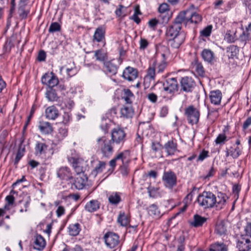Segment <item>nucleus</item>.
Returning <instances> with one entry per match:
<instances>
[{"label": "nucleus", "instance_id": "e433bc0d", "mask_svg": "<svg viewBox=\"0 0 251 251\" xmlns=\"http://www.w3.org/2000/svg\"><path fill=\"white\" fill-rule=\"evenodd\" d=\"M192 65L193 68L200 76H203L204 75V70L201 63H199L197 60H195Z\"/></svg>", "mask_w": 251, "mask_h": 251}, {"label": "nucleus", "instance_id": "2f4dec72", "mask_svg": "<svg viewBox=\"0 0 251 251\" xmlns=\"http://www.w3.org/2000/svg\"><path fill=\"white\" fill-rule=\"evenodd\" d=\"M108 201L112 205H117L121 201L119 194L117 192H114L111 194L108 197Z\"/></svg>", "mask_w": 251, "mask_h": 251}, {"label": "nucleus", "instance_id": "f3484780", "mask_svg": "<svg viewBox=\"0 0 251 251\" xmlns=\"http://www.w3.org/2000/svg\"><path fill=\"white\" fill-rule=\"evenodd\" d=\"M57 174L58 177L61 179L68 180L73 179L70 169L66 167L60 168Z\"/></svg>", "mask_w": 251, "mask_h": 251}, {"label": "nucleus", "instance_id": "f704fd0d", "mask_svg": "<svg viewBox=\"0 0 251 251\" xmlns=\"http://www.w3.org/2000/svg\"><path fill=\"white\" fill-rule=\"evenodd\" d=\"M148 211L149 214L154 218H158L160 216V211L154 204H151L148 207Z\"/></svg>", "mask_w": 251, "mask_h": 251}, {"label": "nucleus", "instance_id": "680f3d73", "mask_svg": "<svg viewBox=\"0 0 251 251\" xmlns=\"http://www.w3.org/2000/svg\"><path fill=\"white\" fill-rule=\"evenodd\" d=\"M148 41L144 38H141L140 40V49L141 50L145 49L148 46Z\"/></svg>", "mask_w": 251, "mask_h": 251}, {"label": "nucleus", "instance_id": "c85d7f7f", "mask_svg": "<svg viewBox=\"0 0 251 251\" xmlns=\"http://www.w3.org/2000/svg\"><path fill=\"white\" fill-rule=\"evenodd\" d=\"M104 34L105 30L102 27L100 26L98 27L95 30L93 36L94 40L98 42L102 41L103 39L104 38Z\"/></svg>", "mask_w": 251, "mask_h": 251}, {"label": "nucleus", "instance_id": "e2e57ef3", "mask_svg": "<svg viewBox=\"0 0 251 251\" xmlns=\"http://www.w3.org/2000/svg\"><path fill=\"white\" fill-rule=\"evenodd\" d=\"M71 116L68 113H64L62 123L64 125H66L71 120Z\"/></svg>", "mask_w": 251, "mask_h": 251}, {"label": "nucleus", "instance_id": "0eeeda50", "mask_svg": "<svg viewBox=\"0 0 251 251\" xmlns=\"http://www.w3.org/2000/svg\"><path fill=\"white\" fill-rule=\"evenodd\" d=\"M163 86L164 90L169 94L175 93L178 88L176 79L174 77L168 78L163 83Z\"/></svg>", "mask_w": 251, "mask_h": 251}, {"label": "nucleus", "instance_id": "bf43d9fd", "mask_svg": "<svg viewBox=\"0 0 251 251\" xmlns=\"http://www.w3.org/2000/svg\"><path fill=\"white\" fill-rule=\"evenodd\" d=\"M24 151V148L21 150V147H20V149H19L15 157V164L18 163L19 160L21 159V158L24 155L23 152Z\"/></svg>", "mask_w": 251, "mask_h": 251}, {"label": "nucleus", "instance_id": "412c9836", "mask_svg": "<svg viewBox=\"0 0 251 251\" xmlns=\"http://www.w3.org/2000/svg\"><path fill=\"white\" fill-rule=\"evenodd\" d=\"M222 98L221 92L219 90L212 91L210 93L211 102L215 105H219Z\"/></svg>", "mask_w": 251, "mask_h": 251}, {"label": "nucleus", "instance_id": "4c0bfd02", "mask_svg": "<svg viewBox=\"0 0 251 251\" xmlns=\"http://www.w3.org/2000/svg\"><path fill=\"white\" fill-rule=\"evenodd\" d=\"M31 201V199L30 196L25 195L23 199L22 200H21L19 201V203L24 202V207L25 208L21 207L20 209V212L21 213H23L24 212L27 211V209L29 206L30 203Z\"/></svg>", "mask_w": 251, "mask_h": 251}, {"label": "nucleus", "instance_id": "6e6d98bb", "mask_svg": "<svg viewBox=\"0 0 251 251\" xmlns=\"http://www.w3.org/2000/svg\"><path fill=\"white\" fill-rule=\"evenodd\" d=\"M148 192L149 193V196L151 198H155L156 197L157 195V191H158V188H155L154 187L152 186H149L148 187Z\"/></svg>", "mask_w": 251, "mask_h": 251}, {"label": "nucleus", "instance_id": "3c124183", "mask_svg": "<svg viewBox=\"0 0 251 251\" xmlns=\"http://www.w3.org/2000/svg\"><path fill=\"white\" fill-rule=\"evenodd\" d=\"M239 40L243 46H245L247 41L250 40V35L248 31H243L239 36Z\"/></svg>", "mask_w": 251, "mask_h": 251}, {"label": "nucleus", "instance_id": "37998d69", "mask_svg": "<svg viewBox=\"0 0 251 251\" xmlns=\"http://www.w3.org/2000/svg\"><path fill=\"white\" fill-rule=\"evenodd\" d=\"M215 231L220 235H224L226 231V228L223 222H220L216 225Z\"/></svg>", "mask_w": 251, "mask_h": 251}, {"label": "nucleus", "instance_id": "72a5a7b5", "mask_svg": "<svg viewBox=\"0 0 251 251\" xmlns=\"http://www.w3.org/2000/svg\"><path fill=\"white\" fill-rule=\"evenodd\" d=\"M122 116L126 118H131L133 115V110L130 106H124L121 109Z\"/></svg>", "mask_w": 251, "mask_h": 251}, {"label": "nucleus", "instance_id": "774afa93", "mask_svg": "<svg viewBox=\"0 0 251 251\" xmlns=\"http://www.w3.org/2000/svg\"><path fill=\"white\" fill-rule=\"evenodd\" d=\"M148 98L151 102H155L157 101V97L155 94L151 93L148 95Z\"/></svg>", "mask_w": 251, "mask_h": 251}, {"label": "nucleus", "instance_id": "423d86ee", "mask_svg": "<svg viewBox=\"0 0 251 251\" xmlns=\"http://www.w3.org/2000/svg\"><path fill=\"white\" fill-rule=\"evenodd\" d=\"M162 180L166 187L172 188L176 184V176L172 171L164 172Z\"/></svg>", "mask_w": 251, "mask_h": 251}, {"label": "nucleus", "instance_id": "de8ad7c7", "mask_svg": "<svg viewBox=\"0 0 251 251\" xmlns=\"http://www.w3.org/2000/svg\"><path fill=\"white\" fill-rule=\"evenodd\" d=\"M213 26L212 25H208L201 31V35L203 37H208L210 35Z\"/></svg>", "mask_w": 251, "mask_h": 251}, {"label": "nucleus", "instance_id": "4d7b16f0", "mask_svg": "<svg viewBox=\"0 0 251 251\" xmlns=\"http://www.w3.org/2000/svg\"><path fill=\"white\" fill-rule=\"evenodd\" d=\"M95 56L96 59L100 61H103L105 60V54L102 53L101 50H98L95 52Z\"/></svg>", "mask_w": 251, "mask_h": 251}, {"label": "nucleus", "instance_id": "b1692460", "mask_svg": "<svg viewBox=\"0 0 251 251\" xmlns=\"http://www.w3.org/2000/svg\"><path fill=\"white\" fill-rule=\"evenodd\" d=\"M100 202L95 200L90 201L85 206V209L89 212H94L100 208Z\"/></svg>", "mask_w": 251, "mask_h": 251}, {"label": "nucleus", "instance_id": "bb28decb", "mask_svg": "<svg viewBox=\"0 0 251 251\" xmlns=\"http://www.w3.org/2000/svg\"><path fill=\"white\" fill-rule=\"evenodd\" d=\"M48 146L42 142H37L35 147V154L37 155H41L45 154L47 150Z\"/></svg>", "mask_w": 251, "mask_h": 251}, {"label": "nucleus", "instance_id": "c9c22d12", "mask_svg": "<svg viewBox=\"0 0 251 251\" xmlns=\"http://www.w3.org/2000/svg\"><path fill=\"white\" fill-rule=\"evenodd\" d=\"M117 221L118 223L123 226H127L129 223V218L124 212L120 213Z\"/></svg>", "mask_w": 251, "mask_h": 251}, {"label": "nucleus", "instance_id": "cd10ccee", "mask_svg": "<svg viewBox=\"0 0 251 251\" xmlns=\"http://www.w3.org/2000/svg\"><path fill=\"white\" fill-rule=\"evenodd\" d=\"M206 220V218L195 214L194 216V221L191 223V225L195 227L201 226Z\"/></svg>", "mask_w": 251, "mask_h": 251}, {"label": "nucleus", "instance_id": "c756f323", "mask_svg": "<svg viewBox=\"0 0 251 251\" xmlns=\"http://www.w3.org/2000/svg\"><path fill=\"white\" fill-rule=\"evenodd\" d=\"M64 68L66 69L67 74L69 77L75 75L77 72L74 62L71 63V68H69L67 65L61 67L60 69V72H61Z\"/></svg>", "mask_w": 251, "mask_h": 251}, {"label": "nucleus", "instance_id": "0e129e2a", "mask_svg": "<svg viewBox=\"0 0 251 251\" xmlns=\"http://www.w3.org/2000/svg\"><path fill=\"white\" fill-rule=\"evenodd\" d=\"M56 215L58 217H60L65 213V208L62 206H59L56 211Z\"/></svg>", "mask_w": 251, "mask_h": 251}, {"label": "nucleus", "instance_id": "603ef678", "mask_svg": "<svg viewBox=\"0 0 251 251\" xmlns=\"http://www.w3.org/2000/svg\"><path fill=\"white\" fill-rule=\"evenodd\" d=\"M230 156L233 158H237L241 153V151L240 148L237 147L235 148H231L230 150Z\"/></svg>", "mask_w": 251, "mask_h": 251}, {"label": "nucleus", "instance_id": "1a4fd4ad", "mask_svg": "<svg viewBox=\"0 0 251 251\" xmlns=\"http://www.w3.org/2000/svg\"><path fill=\"white\" fill-rule=\"evenodd\" d=\"M181 89L186 92H191L194 89L196 83L190 77L184 76L180 80Z\"/></svg>", "mask_w": 251, "mask_h": 251}, {"label": "nucleus", "instance_id": "c03bdc74", "mask_svg": "<svg viewBox=\"0 0 251 251\" xmlns=\"http://www.w3.org/2000/svg\"><path fill=\"white\" fill-rule=\"evenodd\" d=\"M158 20L162 24H166L169 21L171 17V14L170 13H159Z\"/></svg>", "mask_w": 251, "mask_h": 251}, {"label": "nucleus", "instance_id": "052dcab7", "mask_svg": "<svg viewBox=\"0 0 251 251\" xmlns=\"http://www.w3.org/2000/svg\"><path fill=\"white\" fill-rule=\"evenodd\" d=\"M166 67V63L164 61H162L158 66L157 72L158 73H162Z\"/></svg>", "mask_w": 251, "mask_h": 251}, {"label": "nucleus", "instance_id": "7ed1b4c3", "mask_svg": "<svg viewBox=\"0 0 251 251\" xmlns=\"http://www.w3.org/2000/svg\"><path fill=\"white\" fill-rule=\"evenodd\" d=\"M185 115L191 125L196 124L199 122L200 112L193 105H190L185 109Z\"/></svg>", "mask_w": 251, "mask_h": 251}, {"label": "nucleus", "instance_id": "338daca9", "mask_svg": "<svg viewBox=\"0 0 251 251\" xmlns=\"http://www.w3.org/2000/svg\"><path fill=\"white\" fill-rule=\"evenodd\" d=\"M46 57V52L44 50H40L38 55V60L40 61H45Z\"/></svg>", "mask_w": 251, "mask_h": 251}, {"label": "nucleus", "instance_id": "a19ab883", "mask_svg": "<svg viewBox=\"0 0 251 251\" xmlns=\"http://www.w3.org/2000/svg\"><path fill=\"white\" fill-rule=\"evenodd\" d=\"M210 251H227V248L224 243H216L211 246Z\"/></svg>", "mask_w": 251, "mask_h": 251}, {"label": "nucleus", "instance_id": "dca6fc26", "mask_svg": "<svg viewBox=\"0 0 251 251\" xmlns=\"http://www.w3.org/2000/svg\"><path fill=\"white\" fill-rule=\"evenodd\" d=\"M189 13L190 10L188 9L180 12L175 19L173 24L177 25L181 27V24L183 22H185L186 23L188 22L189 17H188V15Z\"/></svg>", "mask_w": 251, "mask_h": 251}, {"label": "nucleus", "instance_id": "864d4df0", "mask_svg": "<svg viewBox=\"0 0 251 251\" xmlns=\"http://www.w3.org/2000/svg\"><path fill=\"white\" fill-rule=\"evenodd\" d=\"M227 141V137L225 134H220L216 139L215 142L216 144L222 145Z\"/></svg>", "mask_w": 251, "mask_h": 251}, {"label": "nucleus", "instance_id": "6e6552de", "mask_svg": "<svg viewBox=\"0 0 251 251\" xmlns=\"http://www.w3.org/2000/svg\"><path fill=\"white\" fill-rule=\"evenodd\" d=\"M126 135L122 129L114 128L111 132V140L116 145L123 144L125 140Z\"/></svg>", "mask_w": 251, "mask_h": 251}, {"label": "nucleus", "instance_id": "4be33fe9", "mask_svg": "<svg viewBox=\"0 0 251 251\" xmlns=\"http://www.w3.org/2000/svg\"><path fill=\"white\" fill-rule=\"evenodd\" d=\"M29 0H20L19 3L18 12L22 18H25L29 13V10L25 9V6L28 3Z\"/></svg>", "mask_w": 251, "mask_h": 251}, {"label": "nucleus", "instance_id": "393cba45", "mask_svg": "<svg viewBox=\"0 0 251 251\" xmlns=\"http://www.w3.org/2000/svg\"><path fill=\"white\" fill-rule=\"evenodd\" d=\"M38 128L42 133L45 134L51 133L53 131L52 126L47 122H40Z\"/></svg>", "mask_w": 251, "mask_h": 251}, {"label": "nucleus", "instance_id": "4468645a", "mask_svg": "<svg viewBox=\"0 0 251 251\" xmlns=\"http://www.w3.org/2000/svg\"><path fill=\"white\" fill-rule=\"evenodd\" d=\"M87 179L88 178L84 173H82L80 176H78L75 178L74 182L75 187L78 190L83 189L86 184Z\"/></svg>", "mask_w": 251, "mask_h": 251}, {"label": "nucleus", "instance_id": "f257e3e1", "mask_svg": "<svg viewBox=\"0 0 251 251\" xmlns=\"http://www.w3.org/2000/svg\"><path fill=\"white\" fill-rule=\"evenodd\" d=\"M199 205L203 209L212 208L216 202V196L211 192L204 191L197 198Z\"/></svg>", "mask_w": 251, "mask_h": 251}, {"label": "nucleus", "instance_id": "13d9d810", "mask_svg": "<svg viewBox=\"0 0 251 251\" xmlns=\"http://www.w3.org/2000/svg\"><path fill=\"white\" fill-rule=\"evenodd\" d=\"M159 13H170L169 5L167 3H162L158 8Z\"/></svg>", "mask_w": 251, "mask_h": 251}, {"label": "nucleus", "instance_id": "f8f14e48", "mask_svg": "<svg viewBox=\"0 0 251 251\" xmlns=\"http://www.w3.org/2000/svg\"><path fill=\"white\" fill-rule=\"evenodd\" d=\"M122 76L125 79L132 81L137 78L138 72L134 68L127 67L124 70Z\"/></svg>", "mask_w": 251, "mask_h": 251}, {"label": "nucleus", "instance_id": "ea45409f", "mask_svg": "<svg viewBox=\"0 0 251 251\" xmlns=\"http://www.w3.org/2000/svg\"><path fill=\"white\" fill-rule=\"evenodd\" d=\"M227 55L229 58H233L238 52V49L236 46L231 45L226 49Z\"/></svg>", "mask_w": 251, "mask_h": 251}, {"label": "nucleus", "instance_id": "ddd939ff", "mask_svg": "<svg viewBox=\"0 0 251 251\" xmlns=\"http://www.w3.org/2000/svg\"><path fill=\"white\" fill-rule=\"evenodd\" d=\"M181 27L173 23L167 29L166 32V38H171L174 36H177L180 33H184L181 31Z\"/></svg>", "mask_w": 251, "mask_h": 251}, {"label": "nucleus", "instance_id": "aec40b11", "mask_svg": "<svg viewBox=\"0 0 251 251\" xmlns=\"http://www.w3.org/2000/svg\"><path fill=\"white\" fill-rule=\"evenodd\" d=\"M203 59L209 63L212 64L215 61L214 52L209 49H204L201 53Z\"/></svg>", "mask_w": 251, "mask_h": 251}, {"label": "nucleus", "instance_id": "9d476101", "mask_svg": "<svg viewBox=\"0 0 251 251\" xmlns=\"http://www.w3.org/2000/svg\"><path fill=\"white\" fill-rule=\"evenodd\" d=\"M42 83L48 86L49 87L52 88L56 86L59 81L58 78L54 75L53 73L50 74H45L41 78Z\"/></svg>", "mask_w": 251, "mask_h": 251}, {"label": "nucleus", "instance_id": "49530a36", "mask_svg": "<svg viewBox=\"0 0 251 251\" xmlns=\"http://www.w3.org/2000/svg\"><path fill=\"white\" fill-rule=\"evenodd\" d=\"M61 26L57 22H54L51 24L49 29L50 33H54L55 32L60 31Z\"/></svg>", "mask_w": 251, "mask_h": 251}, {"label": "nucleus", "instance_id": "7c9ffc66", "mask_svg": "<svg viewBox=\"0 0 251 251\" xmlns=\"http://www.w3.org/2000/svg\"><path fill=\"white\" fill-rule=\"evenodd\" d=\"M188 17H189L188 22L190 21L192 23L197 24L202 20V17L201 15L196 12H191L190 11Z\"/></svg>", "mask_w": 251, "mask_h": 251}, {"label": "nucleus", "instance_id": "6ab92c4d", "mask_svg": "<svg viewBox=\"0 0 251 251\" xmlns=\"http://www.w3.org/2000/svg\"><path fill=\"white\" fill-rule=\"evenodd\" d=\"M46 117L50 120H55L59 116V112L57 108L53 106L47 107L45 111Z\"/></svg>", "mask_w": 251, "mask_h": 251}, {"label": "nucleus", "instance_id": "f03ea898", "mask_svg": "<svg viewBox=\"0 0 251 251\" xmlns=\"http://www.w3.org/2000/svg\"><path fill=\"white\" fill-rule=\"evenodd\" d=\"M97 145L103 155L106 157L110 156L113 152L114 143L109 140L105 136L99 138L97 139Z\"/></svg>", "mask_w": 251, "mask_h": 251}, {"label": "nucleus", "instance_id": "a211bd4d", "mask_svg": "<svg viewBox=\"0 0 251 251\" xmlns=\"http://www.w3.org/2000/svg\"><path fill=\"white\" fill-rule=\"evenodd\" d=\"M227 199L228 197L225 193H218V196L216 197V202L214 206L216 207L217 209H222L226 205Z\"/></svg>", "mask_w": 251, "mask_h": 251}, {"label": "nucleus", "instance_id": "79ce46f5", "mask_svg": "<svg viewBox=\"0 0 251 251\" xmlns=\"http://www.w3.org/2000/svg\"><path fill=\"white\" fill-rule=\"evenodd\" d=\"M105 167V163L102 161H99V164L93 170L91 174L96 176L98 174L101 173Z\"/></svg>", "mask_w": 251, "mask_h": 251}, {"label": "nucleus", "instance_id": "9b49d317", "mask_svg": "<svg viewBox=\"0 0 251 251\" xmlns=\"http://www.w3.org/2000/svg\"><path fill=\"white\" fill-rule=\"evenodd\" d=\"M239 251H251V240L242 236L237 242Z\"/></svg>", "mask_w": 251, "mask_h": 251}, {"label": "nucleus", "instance_id": "69168bd1", "mask_svg": "<svg viewBox=\"0 0 251 251\" xmlns=\"http://www.w3.org/2000/svg\"><path fill=\"white\" fill-rule=\"evenodd\" d=\"M161 148V145L159 143L152 142L151 144V149L152 150L156 152L160 150Z\"/></svg>", "mask_w": 251, "mask_h": 251}, {"label": "nucleus", "instance_id": "a878e982", "mask_svg": "<svg viewBox=\"0 0 251 251\" xmlns=\"http://www.w3.org/2000/svg\"><path fill=\"white\" fill-rule=\"evenodd\" d=\"M176 144L173 141H169L164 145V149L169 155H173L176 150Z\"/></svg>", "mask_w": 251, "mask_h": 251}, {"label": "nucleus", "instance_id": "39448f33", "mask_svg": "<svg viewBox=\"0 0 251 251\" xmlns=\"http://www.w3.org/2000/svg\"><path fill=\"white\" fill-rule=\"evenodd\" d=\"M104 242L110 248H114L119 243V237L116 233L108 232L104 236Z\"/></svg>", "mask_w": 251, "mask_h": 251}, {"label": "nucleus", "instance_id": "8fccbe9b", "mask_svg": "<svg viewBox=\"0 0 251 251\" xmlns=\"http://www.w3.org/2000/svg\"><path fill=\"white\" fill-rule=\"evenodd\" d=\"M155 76V69L154 67H150L148 70L147 75L146 76L145 78L149 77L151 80H154Z\"/></svg>", "mask_w": 251, "mask_h": 251}, {"label": "nucleus", "instance_id": "2eb2a0df", "mask_svg": "<svg viewBox=\"0 0 251 251\" xmlns=\"http://www.w3.org/2000/svg\"><path fill=\"white\" fill-rule=\"evenodd\" d=\"M46 241L42 236L36 234L34 236L33 249L39 251H42L46 246Z\"/></svg>", "mask_w": 251, "mask_h": 251}, {"label": "nucleus", "instance_id": "a18cd8bd", "mask_svg": "<svg viewBox=\"0 0 251 251\" xmlns=\"http://www.w3.org/2000/svg\"><path fill=\"white\" fill-rule=\"evenodd\" d=\"M46 97L50 101H57L58 99L56 92L53 89H51L46 93Z\"/></svg>", "mask_w": 251, "mask_h": 251}, {"label": "nucleus", "instance_id": "5701e85b", "mask_svg": "<svg viewBox=\"0 0 251 251\" xmlns=\"http://www.w3.org/2000/svg\"><path fill=\"white\" fill-rule=\"evenodd\" d=\"M104 66L106 71L111 75L116 74L118 70L117 65L114 62V60L104 62Z\"/></svg>", "mask_w": 251, "mask_h": 251}, {"label": "nucleus", "instance_id": "20e7f679", "mask_svg": "<svg viewBox=\"0 0 251 251\" xmlns=\"http://www.w3.org/2000/svg\"><path fill=\"white\" fill-rule=\"evenodd\" d=\"M167 39V46L172 49H178L184 42L185 39V34L180 33L177 36Z\"/></svg>", "mask_w": 251, "mask_h": 251}, {"label": "nucleus", "instance_id": "58836bf2", "mask_svg": "<svg viewBox=\"0 0 251 251\" xmlns=\"http://www.w3.org/2000/svg\"><path fill=\"white\" fill-rule=\"evenodd\" d=\"M72 165L75 171L78 176H80L82 173H84L83 168L77 159L73 158Z\"/></svg>", "mask_w": 251, "mask_h": 251}, {"label": "nucleus", "instance_id": "473e14b6", "mask_svg": "<svg viewBox=\"0 0 251 251\" xmlns=\"http://www.w3.org/2000/svg\"><path fill=\"white\" fill-rule=\"evenodd\" d=\"M70 235L75 236L77 235L80 230V225L78 223L70 225L68 227Z\"/></svg>", "mask_w": 251, "mask_h": 251}, {"label": "nucleus", "instance_id": "09e8293b", "mask_svg": "<svg viewBox=\"0 0 251 251\" xmlns=\"http://www.w3.org/2000/svg\"><path fill=\"white\" fill-rule=\"evenodd\" d=\"M5 200L7 202V203L4 205V208L5 209L9 210L10 206L14 203V197L12 195H8L6 197Z\"/></svg>", "mask_w": 251, "mask_h": 251}, {"label": "nucleus", "instance_id": "5fc2aeb1", "mask_svg": "<svg viewBox=\"0 0 251 251\" xmlns=\"http://www.w3.org/2000/svg\"><path fill=\"white\" fill-rule=\"evenodd\" d=\"M68 135V129L65 127H60L58 129L57 136L59 140H62Z\"/></svg>", "mask_w": 251, "mask_h": 251}]
</instances>
